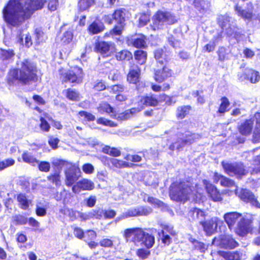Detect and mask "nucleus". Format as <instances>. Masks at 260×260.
Returning a JSON list of instances; mask_svg holds the SVG:
<instances>
[{
  "label": "nucleus",
  "instance_id": "603ef678",
  "mask_svg": "<svg viewBox=\"0 0 260 260\" xmlns=\"http://www.w3.org/2000/svg\"><path fill=\"white\" fill-rule=\"evenodd\" d=\"M59 172H55L49 174L47 177V180L56 186H59L61 184V178Z\"/></svg>",
  "mask_w": 260,
  "mask_h": 260
},
{
  "label": "nucleus",
  "instance_id": "37998d69",
  "mask_svg": "<svg viewBox=\"0 0 260 260\" xmlns=\"http://www.w3.org/2000/svg\"><path fill=\"white\" fill-rule=\"evenodd\" d=\"M188 241L193 245V249L204 252L207 249L206 245L203 242L199 241L192 237L188 238Z\"/></svg>",
  "mask_w": 260,
  "mask_h": 260
},
{
  "label": "nucleus",
  "instance_id": "680f3d73",
  "mask_svg": "<svg viewBox=\"0 0 260 260\" xmlns=\"http://www.w3.org/2000/svg\"><path fill=\"white\" fill-rule=\"evenodd\" d=\"M159 98L160 99L161 103L165 102V104L167 106H170L175 103L173 101V96L168 95L165 93L159 94Z\"/></svg>",
  "mask_w": 260,
  "mask_h": 260
},
{
  "label": "nucleus",
  "instance_id": "5fc2aeb1",
  "mask_svg": "<svg viewBox=\"0 0 260 260\" xmlns=\"http://www.w3.org/2000/svg\"><path fill=\"white\" fill-rule=\"evenodd\" d=\"M107 88L106 83L103 80H99L95 82L92 85V89L94 91L100 92L105 90Z\"/></svg>",
  "mask_w": 260,
  "mask_h": 260
},
{
  "label": "nucleus",
  "instance_id": "f704fd0d",
  "mask_svg": "<svg viewBox=\"0 0 260 260\" xmlns=\"http://www.w3.org/2000/svg\"><path fill=\"white\" fill-rule=\"evenodd\" d=\"M219 256L224 258L225 260H240V253L237 251H225L219 250L217 251Z\"/></svg>",
  "mask_w": 260,
  "mask_h": 260
},
{
  "label": "nucleus",
  "instance_id": "58836bf2",
  "mask_svg": "<svg viewBox=\"0 0 260 260\" xmlns=\"http://www.w3.org/2000/svg\"><path fill=\"white\" fill-rule=\"evenodd\" d=\"M102 152L114 157L120 156L121 151L116 147H111L109 145H105L102 149Z\"/></svg>",
  "mask_w": 260,
  "mask_h": 260
},
{
  "label": "nucleus",
  "instance_id": "09e8293b",
  "mask_svg": "<svg viewBox=\"0 0 260 260\" xmlns=\"http://www.w3.org/2000/svg\"><path fill=\"white\" fill-rule=\"evenodd\" d=\"M256 121L253 137L257 141L260 142V112H256L254 114Z\"/></svg>",
  "mask_w": 260,
  "mask_h": 260
},
{
  "label": "nucleus",
  "instance_id": "393cba45",
  "mask_svg": "<svg viewBox=\"0 0 260 260\" xmlns=\"http://www.w3.org/2000/svg\"><path fill=\"white\" fill-rule=\"evenodd\" d=\"M220 244L225 249H233L237 247L239 243L231 235H224L220 240Z\"/></svg>",
  "mask_w": 260,
  "mask_h": 260
},
{
  "label": "nucleus",
  "instance_id": "bb28decb",
  "mask_svg": "<svg viewBox=\"0 0 260 260\" xmlns=\"http://www.w3.org/2000/svg\"><path fill=\"white\" fill-rule=\"evenodd\" d=\"M253 127V121L251 119L245 120L238 126L239 132L243 136H247L250 135Z\"/></svg>",
  "mask_w": 260,
  "mask_h": 260
},
{
  "label": "nucleus",
  "instance_id": "c03bdc74",
  "mask_svg": "<svg viewBox=\"0 0 260 260\" xmlns=\"http://www.w3.org/2000/svg\"><path fill=\"white\" fill-rule=\"evenodd\" d=\"M186 139L181 140V142L179 145H178L176 148L179 150L181 148L184 147L186 145H191L193 143L195 142L197 139L196 137V134L194 133H190L185 136Z\"/></svg>",
  "mask_w": 260,
  "mask_h": 260
},
{
  "label": "nucleus",
  "instance_id": "13d9d810",
  "mask_svg": "<svg viewBox=\"0 0 260 260\" xmlns=\"http://www.w3.org/2000/svg\"><path fill=\"white\" fill-rule=\"evenodd\" d=\"M150 15L146 13L141 14L138 20L139 27H143L150 21Z\"/></svg>",
  "mask_w": 260,
  "mask_h": 260
},
{
  "label": "nucleus",
  "instance_id": "f8f14e48",
  "mask_svg": "<svg viewBox=\"0 0 260 260\" xmlns=\"http://www.w3.org/2000/svg\"><path fill=\"white\" fill-rule=\"evenodd\" d=\"M126 81L129 84L134 85L137 87L142 83L141 68L134 62L129 64L126 75Z\"/></svg>",
  "mask_w": 260,
  "mask_h": 260
},
{
  "label": "nucleus",
  "instance_id": "c9c22d12",
  "mask_svg": "<svg viewBox=\"0 0 260 260\" xmlns=\"http://www.w3.org/2000/svg\"><path fill=\"white\" fill-rule=\"evenodd\" d=\"M150 213V211L147 208L145 207H140L129 210L127 212L128 216H139L148 215Z\"/></svg>",
  "mask_w": 260,
  "mask_h": 260
},
{
  "label": "nucleus",
  "instance_id": "7ed1b4c3",
  "mask_svg": "<svg viewBox=\"0 0 260 260\" xmlns=\"http://www.w3.org/2000/svg\"><path fill=\"white\" fill-rule=\"evenodd\" d=\"M81 175L80 169L76 164H71L64 171L65 185L71 187L75 194H78L81 191L91 190L94 188V183L90 180L83 178L78 181Z\"/></svg>",
  "mask_w": 260,
  "mask_h": 260
},
{
  "label": "nucleus",
  "instance_id": "6ab92c4d",
  "mask_svg": "<svg viewBox=\"0 0 260 260\" xmlns=\"http://www.w3.org/2000/svg\"><path fill=\"white\" fill-rule=\"evenodd\" d=\"M204 184L208 194L213 201L219 202L222 201L221 193L214 185L207 180L204 181Z\"/></svg>",
  "mask_w": 260,
  "mask_h": 260
},
{
  "label": "nucleus",
  "instance_id": "e433bc0d",
  "mask_svg": "<svg viewBox=\"0 0 260 260\" xmlns=\"http://www.w3.org/2000/svg\"><path fill=\"white\" fill-rule=\"evenodd\" d=\"M146 40V36L143 34H140L139 35L138 37L133 40L132 45L134 47L137 48L145 49L147 47Z\"/></svg>",
  "mask_w": 260,
  "mask_h": 260
},
{
  "label": "nucleus",
  "instance_id": "bf43d9fd",
  "mask_svg": "<svg viewBox=\"0 0 260 260\" xmlns=\"http://www.w3.org/2000/svg\"><path fill=\"white\" fill-rule=\"evenodd\" d=\"M203 91L201 90H196L192 92V95L194 98H197V104L200 105H203L206 102V98L204 95H201L200 94L203 93Z\"/></svg>",
  "mask_w": 260,
  "mask_h": 260
},
{
  "label": "nucleus",
  "instance_id": "5701e85b",
  "mask_svg": "<svg viewBox=\"0 0 260 260\" xmlns=\"http://www.w3.org/2000/svg\"><path fill=\"white\" fill-rule=\"evenodd\" d=\"M111 92L112 94L117 93L115 99L116 101L120 103H123L125 102L127 99V95L123 93L124 90V86L121 84H115L110 87Z\"/></svg>",
  "mask_w": 260,
  "mask_h": 260
},
{
  "label": "nucleus",
  "instance_id": "e2e57ef3",
  "mask_svg": "<svg viewBox=\"0 0 260 260\" xmlns=\"http://www.w3.org/2000/svg\"><path fill=\"white\" fill-rule=\"evenodd\" d=\"M60 200H62L63 204H66L70 201L73 197L72 193L68 190L63 189L60 193Z\"/></svg>",
  "mask_w": 260,
  "mask_h": 260
},
{
  "label": "nucleus",
  "instance_id": "4468645a",
  "mask_svg": "<svg viewBox=\"0 0 260 260\" xmlns=\"http://www.w3.org/2000/svg\"><path fill=\"white\" fill-rule=\"evenodd\" d=\"M144 230L140 228L135 227L127 228L124 230L122 236L126 242H132L135 244L140 242V237Z\"/></svg>",
  "mask_w": 260,
  "mask_h": 260
},
{
  "label": "nucleus",
  "instance_id": "f257e3e1",
  "mask_svg": "<svg viewBox=\"0 0 260 260\" xmlns=\"http://www.w3.org/2000/svg\"><path fill=\"white\" fill-rule=\"evenodd\" d=\"M44 0H9L2 10L3 18L8 25L18 27L31 18L36 11L44 7Z\"/></svg>",
  "mask_w": 260,
  "mask_h": 260
},
{
  "label": "nucleus",
  "instance_id": "c756f323",
  "mask_svg": "<svg viewBox=\"0 0 260 260\" xmlns=\"http://www.w3.org/2000/svg\"><path fill=\"white\" fill-rule=\"evenodd\" d=\"M140 238V243L141 245L145 247L146 249L151 248L155 243V238L154 236L145 232L144 231Z\"/></svg>",
  "mask_w": 260,
  "mask_h": 260
},
{
  "label": "nucleus",
  "instance_id": "4d7b16f0",
  "mask_svg": "<svg viewBox=\"0 0 260 260\" xmlns=\"http://www.w3.org/2000/svg\"><path fill=\"white\" fill-rule=\"evenodd\" d=\"M148 249L143 248H138L136 251L137 256L141 259L147 258L151 254L150 251Z\"/></svg>",
  "mask_w": 260,
  "mask_h": 260
},
{
  "label": "nucleus",
  "instance_id": "052dcab7",
  "mask_svg": "<svg viewBox=\"0 0 260 260\" xmlns=\"http://www.w3.org/2000/svg\"><path fill=\"white\" fill-rule=\"evenodd\" d=\"M96 123L99 124L109 127H116L117 126V124L115 122L104 117H100L98 118L96 120Z\"/></svg>",
  "mask_w": 260,
  "mask_h": 260
},
{
  "label": "nucleus",
  "instance_id": "3c124183",
  "mask_svg": "<svg viewBox=\"0 0 260 260\" xmlns=\"http://www.w3.org/2000/svg\"><path fill=\"white\" fill-rule=\"evenodd\" d=\"M103 217V209L99 208L93 209L88 213L86 218L101 219Z\"/></svg>",
  "mask_w": 260,
  "mask_h": 260
},
{
  "label": "nucleus",
  "instance_id": "39448f33",
  "mask_svg": "<svg viewBox=\"0 0 260 260\" xmlns=\"http://www.w3.org/2000/svg\"><path fill=\"white\" fill-rule=\"evenodd\" d=\"M128 12L124 8H118L115 9L111 17L110 15L103 16L104 21L108 24H111L114 21L116 24L108 32L105 34V37L120 36L122 35L126 26V21L128 18Z\"/></svg>",
  "mask_w": 260,
  "mask_h": 260
},
{
  "label": "nucleus",
  "instance_id": "f3484780",
  "mask_svg": "<svg viewBox=\"0 0 260 260\" xmlns=\"http://www.w3.org/2000/svg\"><path fill=\"white\" fill-rule=\"evenodd\" d=\"M222 222L219 218L217 217H212L209 220L201 221L200 224L202 226L203 230L207 236L212 235L216 230L217 225Z\"/></svg>",
  "mask_w": 260,
  "mask_h": 260
},
{
  "label": "nucleus",
  "instance_id": "49530a36",
  "mask_svg": "<svg viewBox=\"0 0 260 260\" xmlns=\"http://www.w3.org/2000/svg\"><path fill=\"white\" fill-rule=\"evenodd\" d=\"M73 39V32L71 29H69L64 31L60 39L62 44L64 45L70 44Z\"/></svg>",
  "mask_w": 260,
  "mask_h": 260
},
{
  "label": "nucleus",
  "instance_id": "f03ea898",
  "mask_svg": "<svg viewBox=\"0 0 260 260\" xmlns=\"http://www.w3.org/2000/svg\"><path fill=\"white\" fill-rule=\"evenodd\" d=\"M38 69L37 64L29 59L21 62L20 68L10 69L6 77V82L9 86L26 85L38 80Z\"/></svg>",
  "mask_w": 260,
  "mask_h": 260
},
{
  "label": "nucleus",
  "instance_id": "423d86ee",
  "mask_svg": "<svg viewBox=\"0 0 260 260\" xmlns=\"http://www.w3.org/2000/svg\"><path fill=\"white\" fill-rule=\"evenodd\" d=\"M193 186L187 180H180L174 182L171 185L169 196L174 201L185 202L189 199V196L193 193Z\"/></svg>",
  "mask_w": 260,
  "mask_h": 260
},
{
  "label": "nucleus",
  "instance_id": "0eeeda50",
  "mask_svg": "<svg viewBox=\"0 0 260 260\" xmlns=\"http://www.w3.org/2000/svg\"><path fill=\"white\" fill-rule=\"evenodd\" d=\"M59 79L62 84H71L73 85L83 82L84 73L83 69L77 66L71 67L68 71L62 68L59 70Z\"/></svg>",
  "mask_w": 260,
  "mask_h": 260
},
{
  "label": "nucleus",
  "instance_id": "9d476101",
  "mask_svg": "<svg viewBox=\"0 0 260 260\" xmlns=\"http://www.w3.org/2000/svg\"><path fill=\"white\" fill-rule=\"evenodd\" d=\"M236 187L235 193L241 201L246 204L249 203L255 208L260 209V203L253 192L247 188H241L239 190L238 186Z\"/></svg>",
  "mask_w": 260,
  "mask_h": 260
},
{
  "label": "nucleus",
  "instance_id": "de8ad7c7",
  "mask_svg": "<svg viewBox=\"0 0 260 260\" xmlns=\"http://www.w3.org/2000/svg\"><path fill=\"white\" fill-rule=\"evenodd\" d=\"M150 88L153 91L157 92L168 91L171 89V86L169 83H164L162 86L155 83H152Z\"/></svg>",
  "mask_w": 260,
  "mask_h": 260
},
{
  "label": "nucleus",
  "instance_id": "a18cd8bd",
  "mask_svg": "<svg viewBox=\"0 0 260 260\" xmlns=\"http://www.w3.org/2000/svg\"><path fill=\"white\" fill-rule=\"evenodd\" d=\"M209 3L206 0H193V5L200 12H205L208 7Z\"/></svg>",
  "mask_w": 260,
  "mask_h": 260
},
{
  "label": "nucleus",
  "instance_id": "4be33fe9",
  "mask_svg": "<svg viewBox=\"0 0 260 260\" xmlns=\"http://www.w3.org/2000/svg\"><path fill=\"white\" fill-rule=\"evenodd\" d=\"M242 217V214L236 211L227 212L223 215L224 221L230 230L233 229Z\"/></svg>",
  "mask_w": 260,
  "mask_h": 260
},
{
  "label": "nucleus",
  "instance_id": "69168bd1",
  "mask_svg": "<svg viewBox=\"0 0 260 260\" xmlns=\"http://www.w3.org/2000/svg\"><path fill=\"white\" fill-rule=\"evenodd\" d=\"M98 243L102 247L105 248H112L114 246L113 240L107 238L102 239Z\"/></svg>",
  "mask_w": 260,
  "mask_h": 260
},
{
  "label": "nucleus",
  "instance_id": "2eb2a0df",
  "mask_svg": "<svg viewBox=\"0 0 260 260\" xmlns=\"http://www.w3.org/2000/svg\"><path fill=\"white\" fill-rule=\"evenodd\" d=\"M161 230L158 232V236L161 242L165 246H169L172 242L171 236H175L176 234L173 228L167 224L161 225Z\"/></svg>",
  "mask_w": 260,
  "mask_h": 260
},
{
  "label": "nucleus",
  "instance_id": "8fccbe9b",
  "mask_svg": "<svg viewBox=\"0 0 260 260\" xmlns=\"http://www.w3.org/2000/svg\"><path fill=\"white\" fill-rule=\"evenodd\" d=\"M22 158L24 162L33 165L39 162L38 160L28 151H24L23 152Z\"/></svg>",
  "mask_w": 260,
  "mask_h": 260
},
{
  "label": "nucleus",
  "instance_id": "b1692460",
  "mask_svg": "<svg viewBox=\"0 0 260 260\" xmlns=\"http://www.w3.org/2000/svg\"><path fill=\"white\" fill-rule=\"evenodd\" d=\"M97 237L96 233L93 230H88L84 236V241L91 249H95L99 243L95 240Z\"/></svg>",
  "mask_w": 260,
  "mask_h": 260
},
{
  "label": "nucleus",
  "instance_id": "774afa93",
  "mask_svg": "<svg viewBox=\"0 0 260 260\" xmlns=\"http://www.w3.org/2000/svg\"><path fill=\"white\" fill-rule=\"evenodd\" d=\"M40 121L39 127L40 129L44 132H48L50 129L49 123L43 117L40 118Z\"/></svg>",
  "mask_w": 260,
  "mask_h": 260
},
{
  "label": "nucleus",
  "instance_id": "864d4df0",
  "mask_svg": "<svg viewBox=\"0 0 260 260\" xmlns=\"http://www.w3.org/2000/svg\"><path fill=\"white\" fill-rule=\"evenodd\" d=\"M217 54L218 60L221 62H223L228 58L229 52L225 47L221 46L218 49Z\"/></svg>",
  "mask_w": 260,
  "mask_h": 260
},
{
  "label": "nucleus",
  "instance_id": "0e129e2a",
  "mask_svg": "<svg viewBox=\"0 0 260 260\" xmlns=\"http://www.w3.org/2000/svg\"><path fill=\"white\" fill-rule=\"evenodd\" d=\"M15 161L13 158H9L4 160H0V171H2L5 169L12 166L14 165Z\"/></svg>",
  "mask_w": 260,
  "mask_h": 260
},
{
  "label": "nucleus",
  "instance_id": "dca6fc26",
  "mask_svg": "<svg viewBox=\"0 0 260 260\" xmlns=\"http://www.w3.org/2000/svg\"><path fill=\"white\" fill-rule=\"evenodd\" d=\"M251 223V220L242 217L238 222L237 226L235 228V233L240 236H246L253 231Z\"/></svg>",
  "mask_w": 260,
  "mask_h": 260
},
{
  "label": "nucleus",
  "instance_id": "1a4fd4ad",
  "mask_svg": "<svg viewBox=\"0 0 260 260\" xmlns=\"http://www.w3.org/2000/svg\"><path fill=\"white\" fill-rule=\"evenodd\" d=\"M217 23L221 28V31L231 36L236 34L237 26L231 21V17L227 13L218 16Z\"/></svg>",
  "mask_w": 260,
  "mask_h": 260
},
{
  "label": "nucleus",
  "instance_id": "aec40b11",
  "mask_svg": "<svg viewBox=\"0 0 260 260\" xmlns=\"http://www.w3.org/2000/svg\"><path fill=\"white\" fill-rule=\"evenodd\" d=\"M247 10H243L242 7L238 4L234 6V10L237 12L239 16L241 17L244 20H251L254 16L253 10L254 9L253 4L252 2H249L247 4Z\"/></svg>",
  "mask_w": 260,
  "mask_h": 260
},
{
  "label": "nucleus",
  "instance_id": "9b49d317",
  "mask_svg": "<svg viewBox=\"0 0 260 260\" xmlns=\"http://www.w3.org/2000/svg\"><path fill=\"white\" fill-rule=\"evenodd\" d=\"M222 166L225 172L230 176L235 175L239 178L248 173L244 164L241 162H222Z\"/></svg>",
  "mask_w": 260,
  "mask_h": 260
},
{
  "label": "nucleus",
  "instance_id": "2f4dec72",
  "mask_svg": "<svg viewBox=\"0 0 260 260\" xmlns=\"http://www.w3.org/2000/svg\"><path fill=\"white\" fill-rule=\"evenodd\" d=\"M96 4V0H78L77 10L78 12L88 11L89 9Z\"/></svg>",
  "mask_w": 260,
  "mask_h": 260
},
{
  "label": "nucleus",
  "instance_id": "cd10ccee",
  "mask_svg": "<svg viewBox=\"0 0 260 260\" xmlns=\"http://www.w3.org/2000/svg\"><path fill=\"white\" fill-rule=\"evenodd\" d=\"M106 29L104 24L102 22L92 21L87 28L89 35H94L103 32Z\"/></svg>",
  "mask_w": 260,
  "mask_h": 260
},
{
  "label": "nucleus",
  "instance_id": "a19ab883",
  "mask_svg": "<svg viewBox=\"0 0 260 260\" xmlns=\"http://www.w3.org/2000/svg\"><path fill=\"white\" fill-rule=\"evenodd\" d=\"M15 55L13 49H5L0 48V60L4 61L12 59Z\"/></svg>",
  "mask_w": 260,
  "mask_h": 260
},
{
  "label": "nucleus",
  "instance_id": "a878e982",
  "mask_svg": "<svg viewBox=\"0 0 260 260\" xmlns=\"http://www.w3.org/2000/svg\"><path fill=\"white\" fill-rule=\"evenodd\" d=\"M111 49V44L105 41L96 40L94 44V51L102 55L107 54Z\"/></svg>",
  "mask_w": 260,
  "mask_h": 260
},
{
  "label": "nucleus",
  "instance_id": "20e7f679",
  "mask_svg": "<svg viewBox=\"0 0 260 260\" xmlns=\"http://www.w3.org/2000/svg\"><path fill=\"white\" fill-rule=\"evenodd\" d=\"M154 58L156 60L154 67L153 78L158 83H161L167 79L174 77L175 73L173 70L168 65L170 58L166 50L158 48L153 52Z\"/></svg>",
  "mask_w": 260,
  "mask_h": 260
},
{
  "label": "nucleus",
  "instance_id": "6e6d98bb",
  "mask_svg": "<svg viewBox=\"0 0 260 260\" xmlns=\"http://www.w3.org/2000/svg\"><path fill=\"white\" fill-rule=\"evenodd\" d=\"M12 221L16 225H24L27 223V218L23 215L17 214L13 217Z\"/></svg>",
  "mask_w": 260,
  "mask_h": 260
},
{
  "label": "nucleus",
  "instance_id": "338daca9",
  "mask_svg": "<svg viewBox=\"0 0 260 260\" xmlns=\"http://www.w3.org/2000/svg\"><path fill=\"white\" fill-rule=\"evenodd\" d=\"M78 115L83 117L87 121H93L95 119V117L92 113L86 111H80L78 112Z\"/></svg>",
  "mask_w": 260,
  "mask_h": 260
},
{
  "label": "nucleus",
  "instance_id": "7c9ffc66",
  "mask_svg": "<svg viewBox=\"0 0 260 260\" xmlns=\"http://www.w3.org/2000/svg\"><path fill=\"white\" fill-rule=\"evenodd\" d=\"M147 56V52L142 49L136 50L134 52V59L139 66L146 63Z\"/></svg>",
  "mask_w": 260,
  "mask_h": 260
},
{
  "label": "nucleus",
  "instance_id": "72a5a7b5",
  "mask_svg": "<svg viewBox=\"0 0 260 260\" xmlns=\"http://www.w3.org/2000/svg\"><path fill=\"white\" fill-rule=\"evenodd\" d=\"M17 201L19 207L23 210L28 209L29 205L31 203V201L27 199L25 193H20L17 195Z\"/></svg>",
  "mask_w": 260,
  "mask_h": 260
},
{
  "label": "nucleus",
  "instance_id": "a211bd4d",
  "mask_svg": "<svg viewBox=\"0 0 260 260\" xmlns=\"http://www.w3.org/2000/svg\"><path fill=\"white\" fill-rule=\"evenodd\" d=\"M139 103H140L144 109L145 107H157L161 103V100L159 98V95L150 93L142 96Z\"/></svg>",
  "mask_w": 260,
  "mask_h": 260
},
{
  "label": "nucleus",
  "instance_id": "c85d7f7f",
  "mask_svg": "<svg viewBox=\"0 0 260 260\" xmlns=\"http://www.w3.org/2000/svg\"><path fill=\"white\" fill-rule=\"evenodd\" d=\"M62 93L66 98L70 101L79 102L82 98L78 90L71 87L63 90Z\"/></svg>",
  "mask_w": 260,
  "mask_h": 260
},
{
  "label": "nucleus",
  "instance_id": "412c9836",
  "mask_svg": "<svg viewBox=\"0 0 260 260\" xmlns=\"http://www.w3.org/2000/svg\"><path fill=\"white\" fill-rule=\"evenodd\" d=\"M240 78L251 83L255 84L260 81V73L253 68H247L240 76Z\"/></svg>",
  "mask_w": 260,
  "mask_h": 260
},
{
  "label": "nucleus",
  "instance_id": "ea45409f",
  "mask_svg": "<svg viewBox=\"0 0 260 260\" xmlns=\"http://www.w3.org/2000/svg\"><path fill=\"white\" fill-rule=\"evenodd\" d=\"M221 103L219 104L217 113L219 114H223L229 110V107L230 106V102L226 96H222L220 98Z\"/></svg>",
  "mask_w": 260,
  "mask_h": 260
},
{
  "label": "nucleus",
  "instance_id": "4c0bfd02",
  "mask_svg": "<svg viewBox=\"0 0 260 260\" xmlns=\"http://www.w3.org/2000/svg\"><path fill=\"white\" fill-rule=\"evenodd\" d=\"M191 109V106L190 105L178 107L176 110V118L178 119H183L189 114Z\"/></svg>",
  "mask_w": 260,
  "mask_h": 260
},
{
  "label": "nucleus",
  "instance_id": "473e14b6",
  "mask_svg": "<svg viewBox=\"0 0 260 260\" xmlns=\"http://www.w3.org/2000/svg\"><path fill=\"white\" fill-rule=\"evenodd\" d=\"M205 216L206 214L205 212L196 207L190 209L188 213L189 220L191 221H194L200 218H205Z\"/></svg>",
  "mask_w": 260,
  "mask_h": 260
},
{
  "label": "nucleus",
  "instance_id": "6e6552de",
  "mask_svg": "<svg viewBox=\"0 0 260 260\" xmlns=\"http://www.w3.org/2000/svg\"><path fill=\"white\" fill-rule=\"evenodd\" d=\"M175 16L169 11H156L152 17V24L151 26L153 30L161 28L165 23L171 25L177 22Z\"/></svg>",
  "mask_w": 260,
  "mask_h": 260
},
{
  "label": "nucleus",
  "instance_id": "ddd939ff",
  "mask_svg": "<svg viewBox=\"0 0 260 260\" xmlns=\"http://www.w3.org/2000/svg\"><path fill=\"white\" fill-rule=\"evenodd\" d=\"M102 161L105 166L111 169L134 168L138 166L133 162H128L120 159L107 156L103 157Z\"/></svg>",
  "mask_w": 260,
  "mask_h": 260
},
{
  "label": "nucleus",
  "instance_id": "79ce46f5",
  "mask_svg": "<svg viewBox=\"0 0 260 260\" xmlns=\"http://www.w3.org/2000/svg\"><path fill=\"white\" fill-rule=\"evenodd\" d=\"M115 57L118 61H129L132 59L133 54L127 50H122L116 53Z\"/></svg>",
  "mask_w": 260,
  "mask_h": 260
}]
</instances>
